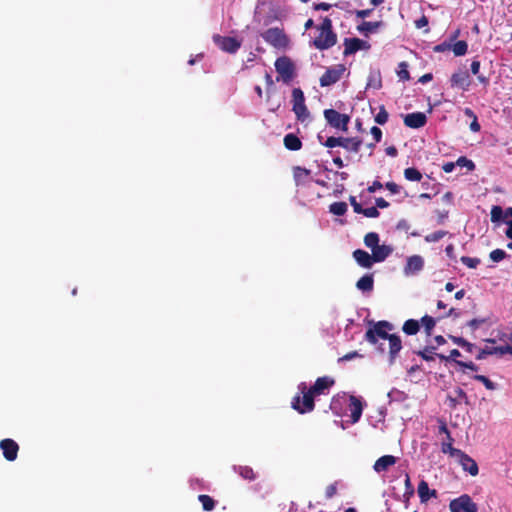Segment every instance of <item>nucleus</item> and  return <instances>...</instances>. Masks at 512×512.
I'll use <instances>...</instances> for the list:
<instances>
[{"label": "nucleus", "instance_id": "nucleus-22", "mask_svg": "<svg viewBox=\"0 0 512 512\" xmlns=\"http://www.w3.org/2000/svg\"><path fill=\"white\" fill-rule=\"evenodd\" d=\"M397 462V458L393 455H384V456H381L380 458H378L374 465H373V469L377 472V473H380V472H384L386 470H388L389 467L393 466L394 464H396Z\"/></svg>", "mask_w": 512, "mask_h": 512}, {"label": "nucleus", "instance_id": "nucleus-13", "mask_svg": "<svg viewBox=\"0 0 512 512\" xmlns=\"http://www.w3.org/2000/svg\"><path fill=\"white\" fill-rule=\"evenodd\" d=\"M370 45L359 38H345L344 39V52L345 56L356 53L360 49H368Z\"/></svg>", "mask_w": 512, "mask_h": 512}, {"label": "nucleus", "instance_id": "nucleus-33", "mask_svg": "<svg viewBox=\"0 0 512 512\" xmlns=\"http://www.w3.org/2000/svg\"><path fill=\"white\" fill-rule=\"evenodd\" d=\"M347 209L348 207L345 202H334L329 206V211L336 216H343Z\"/></svg>", "mask_w": 512, "mask_h": 512}, {"label": "nucleus", "instance_id": "nucleus-63", "mask_svg": "<svg viewBox=\"0 0 512 512\" xmlns=\"http://www.w3.org/2000/svg\"><path fill=\"white\" fill-rule=\"evenodd\" d=\"M396 228L398 230L408 231L410 228V224L407 220L401 219L400 221H398Z\"/></svg>", "mask_w": 512, "mask_h": 512}, {"label": "nucleus", "instance_id": "nucleus-45", "mask_svg": "<svg viewBox=\"0 0 512 512\" xmlns=\"http://www.w3.org/2000/svg\"><path fill=\"white\" fill-rule=\"evenodd\" d=\"M408 64L406 62H400L399 63V70L397 71V75L400 80L407 81L410 79V74L408 71Z\"/></svg>", "mask_w": 512, "mask_h": 512}, {"label": "nucleus", "instance_id": "nucleus-1", "mask_svg": "<svg viewBox=\"0 0 512 512\" xmlns=\"http://www.w3.org/2000/svg\"><path fill=\"white\" fill-rule=\"evenodd\" d=\"M317 30L318 36L312 41V45L320 50H327L337 43V34L333 31L332 20L329 17H324Z\"/></svg>", "mask_w": 512, "mask_h": 512}, {"label": "nucleus", "instance_id": "nucleus-16", "mask_svg": "<svg viewBox=\"0 0 512 512\" xmlns=\"http://www.w3.org/2000/svg\"><path fill=\"white\" fill-rule=\"evenodd\" d=\"M456 458L458 459V462L462 466L463 470L467 471L471 476L478 475V465L476 461L469 455L462 451Z\"/></svg>", "mask_w": 512, "mask_h": 512}, {"label": "nucleus", "instance_id": "nucleus-34", "mask_svg": "<svg viewBox=\"0 0 512 512\" xmlns=\"http://www.w3.org/2000/svg\"><path fill=\"white\" fill-rule=\"evenodd\" d=\"M364 244L371 250L375 249L379 245V235L376 232L367 233L364 237Z\"/></svg>", "mask_w": 512, "mask_h": 512}, {"label": "nucleus", "instance_id": "nucleus-56", "mask_svg": "<svg viewBox=\"0 0 512 512\" xmlns=\"http://www.w3.org/2000/svg\"><path fill=\"white\" fill-rule=\"evenodd\" d=\"M456 364L458 366L470 369L472 371H477L478 370V366L475 363H473L472 361H470V362L456 361Z\"/></svg>", "mask_w": 512, "mask_h": 512}, {"label": "nucleus", "instance_id": "nucleus-6", "mask_svg": "<svg viewBox=\"0 0 512 512\" xmlns=\"http://www.w3.org/2000/svg\"><path fill=\"white\" fill-rule=\"evenodd\" d=\"M323 114L325 120L331 127L343 132L348 130V124L350 122L349 115L342 114L335 109H325Z\"/></svg>", "mask_w": 512, "mask_h": 512}, {"label": "nucleus", "instance_id": "nucleus-30", "mask_svg": "<svg viewBox=\"0 0 512 512\" xmlns=\"http://www.w3.org/2000/svg\"><path fill=\"white\" fill-rule=\"evenodd\" d=\"M402 330L407 335H415L420 330L419 321L415 319H408L404 322Z\"/></svg>", "mask_w": 512, "mask_h": 512}, {"label": "nucleus", "instance_id": "nucleus-58", "mask_svg": "<svg viewBox=\"0 0 512 512\" xmlns=\"http://www.w3.org/2000/svg\"><path fill=\"white\" fill-rule=\"evenodd\" d=\"M332 6H333L332 4H329L326 2H320V3H314L313 9L316 11H319V10L328 11Z\"/></svg>", "mask_w": 512, "mask_h": 512}, {"label": "nucleus", "instance_id": "nucleus-31", "mask_svg": "<svg viewBox=\"0 0 512 512\" xmlns=\"http://www.w3.org/2000/svg\"><path fill=\"white\" fill-rule=\"evenodd\" d=\"M309 175H310V170H308L306 168L296 166L293 169V176H294L296 185L303 184Z\"/></svg>", "mask_w": 512, "mask_h": 512}, {"label": "nucleus", "instance_id": "nucleus-2", "mask_svg": "<svg viewBox=\"0 0 512 512\" xmlns=\"http://www.w3.org/2000/svg\"><path fill=\"white\" fill-rule=\"evenodd\" d=\"M298 389L302 396L298 394L292 398V408L300 414H305L313 411L315 407L314 397L316 395L313 392H311L310 389L307 388V385L304 382L299 384Z\"/></svg>", "mask_w": 512, "mask_h": 512}, {"label": "nucleus", "instance_id": "nucleus-49", "mask_svg": "<svg viewBox=\"0 0 512 512\" xmlns=\"http://www.w3.org/2000/svg\"><path fill=\"white\" fill-rule=\"evenodd\" d=\"M341 141H342V137L331 136V137H328L326 139V141L324 143H322V144L325 147H327V148H334L336 146H340L341 147Z\"/></svg>", "mask_w": 512, "mask_h": 512}, {"label": "nucleus", "instance_id": "nucleus-51", "mask_svg": "<svg viewBox=\"0 0 512 512\" xmlns=\"http://www.w3.org/2000/svg\"><path fill=\"white\" fill-rule=\"evenodd\" d=\"M437 357L441 360H444V361H450V360H453V361H457L456 358L459 357L461 355L460 351L458 349H453L450 351V354L449 356H445L443 354H436Z\"/></svg>", "mask_w": 512, "mask_h": 512}, {"label": "nucleus", "instance_id": "nucleus-27", "mask_svg": "<svg viewBox=\"0 0 512 512\" xmlns=\"http://www.w3.org/2000/svg\"><path fill=\"white\" fill-rule=\"evenodd\" d=\"M383 25H384V23L382 21H375V22L363 21L360 25H358L357 30L360 33L367 36L371 33H375L378 30V28H380Z\"/></svg>", "mask_w": 512, "mask_h": 512}, {"label": "nucleus", "instance_id": "nucleus-61", "mask_svg": "<svg viewBox=\"0 0 512 512\" xmlns=\"http://www.w3.org/2000/svg\"><path fill=\"white\" fill-rule=\"evenodd\" d=\"M383 188V184L378 181V180H375L372 185H370L368 188H367V191L369 193H374L376 190H379V189H382Z\"/></svg>", "mask_w": 512, "mask_h": 512}, {"label": "nucleus", "instance_id": "nucleus-59", "mask_svg": "<svg viewBox=\"0 0 512 512\" xmlns=\"http://www.w3.org/2000/svg\"><path fill=\"white\" fill-rule=\"evenodd\" d=\"M485 322H486L485 319L474 318V319L470 320L467 324L469 327L472 328V330H476L477 328H479L480 325L484 324Z\"/></svg>", "mask_w": 512, "mask_h": 512}, {"label": "nucleus", "instance_id": "nucleus-39", "mask_svg": "<svg viewBox=\"0 0 512 512\" xmlns=\"http://www.w3.org/2000/svg\"><path fill=\"white\" fill-rule=\"evenodd\" d=\"M238 473L245 480L252 481L256 478L253 469L249 466H239Z\"/></svg>", "mask_w": 512, "mask_h": 512}, {"label": "nucleus", "instance_id": "nucleus-38", "mask_svg": "<svg viewBox=\"0 0 512 512\" xmlns=\"http://www.w3.org/2000/svg\"><path fill=\"white\" fill-rule=\"evenodd\" d=\"M421 323L424 326L427 336H430L436 324L434 318L429 315H425L421 318Z\"/></svg>", "mask_w": 512, "mask_h": 512}, {"label": "nucleus", "instance_id": "nucleus-15", "mask_svg": "<svg viewBox=\"0 0 512 512\" xmlns=\"http://www.w3.org/2000/svg\"><path fill=\"white\" fill-rule=\"evenodd\" d=\"M335 384V380L329 376H323L316 379L315 383L309 388L316 396L325 394Z\"/></svg>", "mask_w": 512, "mask_h": 512}, {"label": "nucleus", "instance_id": "nucleus-44", "mask_svg": "<svg viewBox=\"0 0 512 512\" xmlns=\"http://www.w3.org/2000/svg\"><path fill=\"white\" fill-rule=\"evenodd\" d=\"M455 164L456 166L466 167L469 171H473L475 169L474 162L465 156L459 157Z\"/></svg>", "mask_w": 512, "mask_h": 512}, {"label": "nucleus", "instance_id": "nucleus-47", "mask_svg": "<svg viewBox=\"0 0 512 512\" xmlns=\"http://www.w3.org/2000/svg\"><path fill=\"white\" fill-rule=\"evenodd\" d=\"M460 261L468 268L475 269L480 264L479 258H472L469 256H462Z\"/></svg>", "mask_w": 512, "mask_h": 512}, {"label": "nucleus", "instance_id": "nucleus-20", "mask_svg": "<svg viewBox=\"0 0 512 512\" xmlns=\"http://www.w3.org/2000/svg\"><path fill=\"white\" fill-rule=\"evenodd\" d=\"M450 82L451 86L459 87L463 90H467L471 83L469 73L465 70L452 74Z\"/></svg>", "mask_w": 512, "mask_h": 512}, {"label": "nucleus", "instance_id": "nucleus-9", "mask_svg": "<svg viewBox=\"0 0 512 512\" xmlns=\"http://www.w3.org/2000/svg\"><path fill=\"white\" fill-rule=\"evenodd\" d=\"M213 42L224 52L233 54L241 47V41L235 37L221 36L216 34L213 36Z\"/></svg>", "mask_w": 512, "mask_h": 512}, {"label": "nucleus", "instance_id": "nucleus-19", "mask_svg": "<svg viewBox=\"0 0 512 512\" xmlns=\"http://www.w3.org/2000/svg\"><path fill=\"white\" fill-rule=\"evenodd\" d=\"M424 267V260L419 255H413L408 257L404 272L406 275L416 274L421 271Z\"/></svg>", "mask_w": 512, "mask_h": 512}, {"label": "nucleus", "instance_id": "nucleus-7", "mask_svg": "<svg viewBox=\"0 0 512 512\" xmlns=\"http://www.w3.org/2000/svg\"><path fill=\"white\" fill-rule=\"evenodd\" d=\"M449 510L450 512H478V506L468 494H462L450 501Z\"/></svg>", "mask_w": 512, "mask_h": 512}, {"label": "nucleus", "instance_id": "nucleus-8", "mask_svg": "<svg viewBox=\"0 0 512 512\" xmlns=\"http://www.w3.org/2000/svg\"><path fill=\"white\" fill-rule=\"evenodd\" d=\"M275 69L285 83H289L295 76V66L287 56L279 57L275 61Z\"/></svg>", "mask_w": 512, "mask_h": 512}, {"label": "nucleus", "instance_id": "nucleus-32", "mask_svg": "<svg viewBox=\"0 0 512 512\" xmlns=\"http://www.w3.org/2000/svg\"><path fill=\"white\" fill-rule=\"evenodd\" d=\"M199 502L202 504L204 511H212L215 508V500L206 494H200L198 496Z\"/></svg>", "mask_w": 512, "mask_h": 512}, {"label": "nucleus", "instance_id": "nucleus-11", "mask_svg": "<svg viewBox=\"0 0 512 512\" xmlns=\"http://www.w3.org/2000/svg\"><path fill=\"white\" fill-rule=\"evenodd\" d=\"M0 449L2 450L3 456L7 461H14L17 459L19 445L10 438H6L0 441Z\"/></svg>", "mask_w": 512, "mask_h": 512}, {"label": "nucleus", "instance_id": "nucleus-3", "mask_svg": "<svg viewBox=\"0 0 512 512\" xmlns=\"http://www.w3.org/2000/svg\"><path fill=\"white\" fill-rule=\"evenodd\" d=\"M394 329L392 323L386 320H381L373 323L365 333V340L370 344L376 345L379 339L388 340L391 335L389 332Z\"/></svg>", "mask_w": 512, "mask_h": 512}, {"label": "nucleus", "instance_id": "nucleus-37", "mask_svg": "<svg viewBox=\"0 0 512 512\" xmlns=\"http://www.w3.org/2000/svg\"><path fill=\"white\" fill-rule=\"evenodd\" d=\"M467 50H468V44L464 40L457 41L452 46V51L455 56H463L467 53Z\"/></svg>", "mask_w": 512, "mask_h": 512}, {"label": "nucleus", "instance_id": "nucleus-54", "mask_svg": "<svg viewBox=\"0 0 512 512\" xmlns=\"http://www.w3.org/2000/svg\"><path fill=\"white\" fill-rule=\"evenodd\" d=\"M361 357H362V355L359 354L357 351H352V352H349V353L343 355L342 357H340L338 359V362L350 361L354 358H361Z\"/></svg>", "mask_w": 512, "mask_h": 512}, {"label": "nucleus", "instance_id": "nucleus-43", "mask_svg": "<svg viewBox=\"0 0 512 512\" xmlns=\"http://www.w3.org/2000/svg\"><path fill=\"white\" fill-rule=\"evenodd\" d=\"M388 112L385 107L382 105L379 108V112L375 116V122L379 125H384L388 121Z\"/></svg>", "mask_w": 512, "mask_h": 512}, {"label": "nucleus", "instance_id": "nucleus-25", "mask_svg": "<svg viewBox=\"0 0 512 512\" xmlns=\"http://www.w3.org/2000/svg\"><path fill=\"white\" fill-rule=\"evenodd\" d=\"M393 252V248L389 245H378L375 249L372 250V257L375 262H383L391 253Z\"/></svg>", "mask_w": 512, "mask_h": 512}, {"label": "nucleus", "instance_id": "nucleus-17", "mask_svg": "<svg viewBox=\"0 0 512 512\" xmlns=\"http://www.w3.org/2000/svg\"><path fill=\"white\" fill-rule=\"evenodd\" d=\"M417 493L420 502L426 504L431 498H437L438 494L435 489H430L427 481L421 480L417 487Z\"/></svg>", "mask_w": 512, "mask_h": 512}, {"label": "nucleus", "instance_id": "nucleus-29", "mask_svg": "<svg viewBox=\"0 0 512 512\" xmlns=\"http://www.w3.org/2000/svg\"><path fill=\"white\" fill-rule=\"evenodd\" d=\"M404 484H405V492L403 494V503L405 505V508H408L410 499L414 496V493H415L410 476L408 474H406Z\"/></svg>", "mask_w": 512, "mask_h": 512}, {"label": "nucleus", "instance_id": "nucleus-60", "mask_svg": "<svg viewBox=\"0 0 512 512\" xmlns=\"http://www.w3.org/2000/svg\"><path fill=\"white\" fill-rule=\"evenodd\" d=\"M368 86H373L376 89H379L381 87V79L379 75L377 77L371 76L368 82Z\"/></svg>", "mask_w": 512, "mask_h": 512}, {"label": "nucleus", "instance_id": "nucleus-12", "mask_svg": "<svg viewBox=\"0 0 512 512\" xmlns=\"http://www.w3.org/2000/svg\"><path fill=\"white\" fill-rule=\"evenodd\" d=\"M405 126L418 129L426 125L427 117L423 112H413L404 116Z\"/></svg>", "mask_w": 512, "mask_h": 512}, {"label": "nucleus", "instance_id": "nucleus-28", "mask_svg": "<svg viewBox=\"0 0 512 512\" xmlns=\"http://www.w3.org/2000/svg\"><path fill=\"white\" fill-rule=\"evenodd\" d=\"M356 287L363 292H371L374 288V278L372 274L362 276L356 283Z\"/></svg>", "mask_w": 512, "mask_h": 512}, {"label": "nucleus", "instance_id": "nucleus-55", "mask_svg": "<svg viewBox=\"0 0 512 512\" xmlns=\"http://www.w3.org/2000/svg\"><path fill=\"white\" fill-rule=\"evenodd\" d=\"M370 133L373 136V139L375 140V143H379L381 141V139H382V130L379 127L373 126L370 129Z\"/></svg>", "mask_w": 512, "mask_h": 512}, {"label": "nucleus", "instance_id": "nucleus-26", "mask_svg": "<svg viewBox=\"0 0 512 512\" xmlns=\"http://www.w3.org/2000/svg\"><path fill=\"white\" fill-rule=\"evenodd\" d=\"M283 144L290 151H298L302 148V141L294 133H288L284 136Z\"/></svg>", "mask_w": 512, "mask_h": 512}, {"label": "nucleus", "instance_id": "nucleus-10", "mask_svg": "<svg viewBox=\"0 0 512 512\" xmlns=\"http://www.w3.org/2000/svg\"><path fill=\"white\" fill-rule=\"evenodd\" d=\"M343 72L344 67L342 65L328 68L320 77V86L327 87L335 84L341 79Z\"/></svg>", "mask_w": 512, "mask_h": 512}, {"label": "nucleus", "instance_id": "nucleus-23", "mask_svg": "<svg viewBox=\"0 0 512 512\" xmlns=\"http://www.w3.org/2000/svg\"><path fill=\"white\" fill-rule=\"evenodd\" d=\"M353 257L356 262L363 268H371L374 264L372 255L362 249H357L353 252Z\"/></svg>", "mask_w": 512, "mask_h": 512}, {"label": "nucleus", "instance_id": "nucleus-53", "mask_svg": "<svg viewBox=\"0 0 512 512\" xmlns=\"http://www.w3.org/2000/svg\"><path fill=\"white\" fill-rule=\"evenodd\" d=\"M385 188L391 193V194H398L402 191V187L395 182H387L385 184Z\"/></svg>", "mask_w": 512, "mask_h": 512}, {"label": "nucleus", "instance_id": "nucleus-46", "mask_svg": "<svg viewBox=\"0 0 512 512\" xmlns=\"http://www.w3.org/2000/svg\"><path fill=\"white\" fill-rule=\"evenodd\" d=\"M504 219V211L500 206H493L491 209V221L498 222Z\"/></svg>", "mask_w": 512, "mask_h": 512}, {"label": "nucleus", "instance_id": "nucleus-36", "mask_svg": "<svg viewBox=\"0 0 512 512\" xmlns=\"http://www.w3.org/2000/svg\"><path fill=\"white\" fill-rule=\"evenodd\" d=\"M435 349L436 347L434 346H427L424 350L418 351L417 354L425 361H433L437 357V353L434 352Z\"/></svg>", "mask_w": 512, "mask_h": 512}, {"label": "nucleus", "instance_id": "nucleus-62", "mask_svg": "<svg viewBox=\"0 0 512 512\" xmlns=\"http://www.w3.org/2000/svg\"><path fill=\"white\" fill-rule=\"evenodd\" d=\"M428 23H429L428 18L425 15H423L420 19L415 21V26H416V28L420 29V28L427 26Z\"/></svg>", "mask_w": 512, "mask_h": 512}, {"label": "nucleus", "instance_id": "nucleus-24", "mask_svg": "<svg viewBox=\"0 0 512 512\" xmlns=\"http://www.w3.org/2000/svg\"><path fill=\"white\" fill-rule=\"evenodd\" d=\"M362 145V139L359 137H342L341 147L353 153H358Z\"/></svg>", "mask_w": 512, "mask_h": 512}, {"label": "nucleus", "instance_id": "nucleus-5", "mask_svg": "<svg viewBox=\"0 0 512 512\" xmlns=\"http://www.w3.org/2000/svg\"><path fill=\"white\" fill-rule=\"evenodd\" d=\"M292 111L295 113L297 120L301 122H304L309 117L304 93L300 88L292 90Z\"/></svg>", "mask_w": 512, "mask_h": 512}, {"label": "nucleus", "instance_id": "nucleus-35", "mask_svg": "<svg viewBox=\"0 0 512 512\" xmlns=\"http://www.w3.org/2000/svg\"><path fill=\"white\" fill-rule=\"evenodd\" d=\"M404 177L408 180V181H416V182H419L421 181L422 179V174L421 172L414 168V167H409V168H406L404 170Z\"/></svg>", "mask_w": 512, "mask_h": 512}, {"label": "nucleus", "instance_id": "nucleus-41", "mask_svg": "<svg viewBox=\"0 0 512 512\" xmlns=\"http://www.w3.org/2000/svg\"><path fill=\"white\" fill-rule=\"evenodd\" d=\"M447 234H448V231L439 230V231H435L433 233L427 234L424 239L428 243L438 242L443 237H445Z\"/></svg>", "mask_w": 512, "mask_h": 512}, {"label": "nucleus", "instance_id": "nucleus-14", "mask_svg": "<svg viewBox=\"0 0 512 512\" xmlns=\"http://www.w3.org/2000/svg\"><path fill=\"white\" fill-rule=\"evenodd\" d=\"M495 354H498L500 356L505 355V354L512 355V345L482 348L479 350V352L476 356V359L482 360V359H485L489 355H495Z\"/></svg>", "mask_w": 512, "mask_h": 512}, {"label": "nucleus", "instance_id": "nucleus-40", "mask_svg": "<svg viewBox=\"0 0 512 512\" xmlns=\"http://www.w3.org/2000/svg\"><path fill=\"white\" fill-rule=\"evenodd\" d=\"M452 442H453V441H450V440H448V442H444V443L442 444V452H443V453H448V454H450V456H452V457H458V456H459V454L462 452V450L457 449V448H454V447L452 446Z\"/></svg>", "mask_w": 512, "mask_h": 512}, {"label": "nucleus", "instance_id": "nucleus-42", "mask_svg": "<svg viewBox=\"0 0 512 512\" xmlns=\"http://www.w3.org/2000/svg\"><path fill=\"white\" fill-rule=\"evenodd\" d=\"M473 379L481 382L485 386V388L488 390L492 391V390L496 389V384L484 375H480V374L474 375Z\"/></svg>", "mask_w": 512, "mask_h": 512}, {"label": "nucleus", "instance_id": "nucleus-18", "mask_svg": "<svg viewBox=\"0 0 512 512\" xmlns=\"http://www.w3.org/2000/svg\"><path fill=\"white\" fill-rule=\"evenodd\" d=\"M349 411H350L351 422L352 423L358 422L362 415L363 405H362L361 400L354 395H351L349 397Z\"/></svg>", "mask_w": 512, "mask_h": 512}, {"label": "nucleus", "instance_id": "nucleus-21", "mask_svg": "<svg viewBox=\"0 0 512 512\" xmlns=\"http://www.w3.org/2000/svg\"><path fill=\"white\" fill-rule=\"evenodd\" d=\"M389 342V363L394 364L396 358L398 357L399 352L402 349V341L397 334H392Z\"/></svg>", "mask_w": 512, "mask_h": 512}, {"label": "nucleus", "instance_id": "nucleus-57", "mask_svg": "<svg viewBox=\"0 0 512 512\" xmlns=\"http://www.w3.org/2000/svg\"><path fill=\"white\" fill-rule=\"evenodd\" d=\"M349 201L353 207L354 212L360 214L363 207L360 203L357 202L356 198L354 196H350Z\"/></svg>", "mask_w": 512, "mask_h": 512}, {"label": "nucleus", "instance_id": "nucleus-52", "mask_svg": "<svg viewBox=\"0 0 512 512\" xmlns=\"http://www.w3.org/2000/svg\"><path fill=\"white\" fill-rule=\"evenodd\" d=\"M337 494V482L330 484L325 489L326 499H331Z\"/></svg>", "mask_w": 512, "mask_h": 512}, {"label": "nucleus", "instance_id": "nucleus-4", "mask_svg": "<svg viewBox=\"0 0 512 512\" xmlns=\"http://www.w3.org/2000/svg\"><path fill=\"white\" fill-rule=\"evenodd\" d=\"M261 37L271 46L277 49L286 48L289 39L283 29L278 27L269 28L261 34Z\"/></svg>", "mask_w": 512, "mask_h": 512}, {"label": "nucleus", "instance_id": "nucleus-50", "mask_svg": "<svg viewBox=\"0 0 512 512\" xmlns=\"http://www.w3.org/2000/svg\"><path fill=\"white\" fill-rule=\"evenodd\" d=\"M360 214H363L364 216L368 218H377L380 215V212L378 211L377 207H369V208H362V211Z\"/></svg>", "mask_w": 512, "mask_h": 512}, {"label": "nucleus", "instance_id": "nucleus-48", "mask_svg": "<svg viewBox=\"0 0 512 512\" xmlns=\"http://www.w3.org/2000/svg\"><path fill=\"white\" fill-rule=\"evenodd\" d=\"M490 259L493 261V262H500L502 261L503 259L506 258L507 254L504 250L502 249H495L493 251L490 252Z\"/></svg>", "mask_w": 512, "mask_h": 512}, {"label": "nucleus", "instance_id": "nucleus-64", "mask_svg": "<svg viewBox=\"0 0 512 512\" xmlns=\"http://www.w3.org/2000/svg\"><path fill=\"white\" fill-rule=\"evenodd\" d=\"M456 167L455 162H446L443 164L442 169L446 173H451Z\"/></svg>", "mask_w": 512, "mask_h": 512}]
</instances>
